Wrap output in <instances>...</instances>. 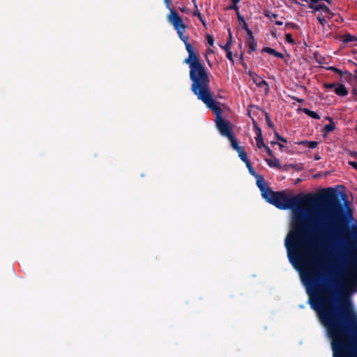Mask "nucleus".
<instances>
[{
	"mask_svg": "<svg viewBox=\"0 0 357 357\" xmlns=\"http://www.w3.org/2000/svg\"><path fill=\"white\" fill-rule=\"evenodd\" d=\"M345 193L333 188L316 197L286 190L270 191L265 200L279 209L293 210L292 229L285 239L289 261L301 274L311 307L318 312L331 340H357V313L342 297L335 273L340 266L339 248L349 231L352 211L344 207Z\"/></svg>",
	"mask_w": 357,
	"mask_h": 357,
	"instance_id": "1",
	"label": "nucleus"
},
{
	"mask_svg": "<svg viewBox=\"0 0 357 357\" xmlns=\"http://www.w3.org/2000/svg\"><path fill=\"white\" fill-rule=\"evenodd\" d=\"M167 20L174 26L179 38L184 43L185 50L188 53V56L184 59L183 63L188 64L190 68L189 76L192 81L191 86L209 79L208 73L204 64L202 62L199 52L188 43V36L183 34L187 26L184 24L182 17L174 9H170Z\"/></svg>",
	"mask_w": 357,
	"mask_h": 357,
	"instance_id": "2",
	"label": "nucleus"
},
{
	"mask_svg": "<svg viewBox=\"0 0 357 357\" xmlns=\"http://www.w3.org/2000/svg\"><path fill=\"white\" fill-rule=\"evenodd\" d=\"M191 91L198 100L202 101L208 109L213 111L215 116L216 127L220 133L226 137L233 135L230 123L222 117V109L218 105V102L213 98V93L210 89V79L191 86Z\"/></svg>",
	"mask_w": 357,
	"mask_h": 357,
	"instance_id": "3",
	"label": "nucleus"
},
{
	"mask_svg": "<svg viewBox=\"0 0 357 357\" xmlns=\"http://www.w3.org/2000/svg\"><path fill=\"white\" fill-rule=\"evenodd\" d=\"M351 291H357V223L352 225L351 242Z\"/></svg>",
	"mask_w": 357,
	"mask_h": 357,
	"instance_id": "4",
	"label": "nucleus"
},
{
	"mask_svg": "<svg viewBox=\"0 0 357 357\" xmlns=\"http://www.w3.org/2000/svg\"><path fill=\"white\" fill-rule=\"evenodd\" d=\"M255 177L257 180L256 184L261 192L262 197L265 199L266 197L269 195V192L272 191V190L268 185L262 175L258 174Z\"/></svg>",
	"mask_w": 357,
	"mask_h": 357,
	"instance_id": "5",
	"label": "nucleus"
},
{
	"mask_svg": "<svg viewBox=\"0 0 357 357\" xmlns=\"http://www.w3.org/2000/svg\"><path fill=\"white\" fill-rule=\"evenodd\" d=\"M309 8L313 9L314 13L321 10L324 14H326L328 20L332 19L334 16L330 8L325 4L312 2L310 3Z\"/></svg>",
	"mask_w": 357,
	"mask_h": 357,
	"instance_id": "6",
	"label": "nucleus"
},
{
	"mask_svg": "<svg viewBox=\"0 0 357 357\" xmlns=\"http://www.w3.org/2000/svg\"><path fill=\"white\" fill-rule=\"evenodd\" d=\"M246 43L249 47L248 54H252L257 50V43L255 40L253 34L251 36H248Z\"/></svg>",
	"mask_w": 357,
	"mask_h": 357,
	"instance_id": "7",
	"label": "nucleus"
},
{
	"mask_svg": "<svg viewBox=\"0 0 357 357\" xmlns=\"http://www.w3.org/2000/svg\"><path fill=\"white\" fill-rule=\"evenodd\" d=\"M253 82L256 84V85L264 89V91L267 93L269 91V86L266 80H264L261 77H257L256 78H253Z\"/></svg>",
	"mask_w": 357,
	"mask_h": 357,
	"instance_id": "8",
	"label": "nucleus"
},
{
	"mask_svg": "<svg viewBox=\"0 0 357 357\" xmlns=\"http://www.w3.org/2000/svg\"><path fill=\"white\" fill-rule=\"evenodd\" d=\"M261 52H266L269 54L273 55L274 56H275L277 58L284 59V54L282 53L276 51L275 50H274L271 47H264L262 49Z\"/></svg>",
	"mask_w": 357,
	"mask_h": 357,
	"instance_id": "9",
	"label": "nucleus"
},
{
	"mask_svg": "<svg viewBox=\"0 0 357 357\" xmlns=\"http://www.w3.org/2000/svg\"><path fill=\"white\" fill-rule=\"evenodd\" d=\"M335 92L337 95L340 96H345L348 94V91L345 88V86L342 84H337Z\"/></svg>",
	"mask_w": 357,
	"mask_h": 357,
	"instance_id": "10",
	"label": "nucleus"
},
{
	"mask_svg": "<svg viewBox=\"0 0 357 357\" xmlns=\"http://www.w3.org/2000/svg\"><path fill=\"white\" fill-rule=\"evenodd\" d=\"M230 142H231V147L235 150V151H238L240 150L242 147L241 146H239L238 143V141L237 139H236L235 136L233 135H231V136L228 137H227Z\"/></svg>",
	"mask_w": 357,
	"mask_h": 357,
	"instance_id": "11",
	"label": "nucleus"
},
{
	"mask_svg": "<svg viewBox=\"0 0 357 357\" xmlns=\"http://www.w3.org/2000/svg\"><path fill=\"white\" fill-rule=\"evenodd\" d=\"M298 144H303L310 149H314L318 146L319 143L316 141H302Z\"/></svg>",
	"mask_w": 357,
	"mask_h": 357,
	"instance_id": "12",
	"label": "nucleus"
},
{
	"mask_svg": "<svg viewBox=\"0 0 357 357\" xmlns=\"http://www.w3.org/2000/svg\"><path fill=\"white\" fill-rule=\"evenodd\" d=\"M303 111L305 114H307V116H310L311 118H312L314 119H320L319 115L314 111H312L307 108H304L303 109Z\"/></svg>",
	"mask_w": 357,
	"mask_h": 357,
	"instance_id": "13",
	"label": "nucleus"
},
{
	"mask_svg": "<svg viewBox=\"0 0 357 357\" xmlns=\"http://www.w3.org/2000/svg\"><path fill=\"white\" fill-rule=\"evenodd\" d=\"M329 120H330V123L326 125L323 129V130L326 133L333 131L335 128V125L334 122L332 121V119L331 118H329Z\"/></svg>",
	"mask_w": 357,
	"mask_h": 357,
	"instance_id": "14",
	"label": "nucleus"
},
{
	"mask_svg": "<svg viewBox=\"0 0 357 357\" xmlns=\"http://www.w3.org/2000/svg\"><path fill=\"white\" fill-rule=\"evenodd\" d=\"M237 153L238 154V157L241 158V160L246 162L249 161L250 160L248 158V155L245 151L243 149V148H241L240 150L237 151Z\"/></svg>",
	"mask_w": 357,
	"mask_h": 357,
	"instance_id": "15",
	"label": "nucleus"
},
{
	"mask_svg": "<svg viewBox=\"0 0 357 357\" xmlns=\"http://www.w3.org/2000/svg\"><path fill=\"white\" fill-rule=\"evenodd\" d=\"M253 128H254V131L257 135L256 137L260 138V137H263L261 129L259 127V126L257 125V123H256V121L255 120H253Z\"/></svg>",
	"mask_w": 357,
	"mask_h": 357,
	"instance_id": "16",
	"label": "nucleus"
},
{
	"mask_svg": "<svg viewBox=\"0 0 357 357\" xmlns=\"http://www.w3.org/2000/svg\"><path fill=\"white\" fill-rule=\"evenodd\" d=\"M266 161L270 167H273L276 168L280 167V160L278 158H275L273 162L270 159H266Z\"/></svg>",
	"mask_w": 357,
	"mask_h": 357,
	"instance_id": "17",
	"label": "nucleus"
},
{
	"mask_svg": "<svg viewBox=\"0 0 357 357\" xmlns=\"http://www.w3.org/2000/svg\"><path fill=\"white\" fill-rule=\"evenodd\" d=\"M245 163L246 165L247 168L248 169V171H249L250 174L252 176H255L258 175L256 173V172L255 171V169H254V168H253V167L252 165V163H251V162L250 160L246 162H245Z\"/></svg>",
	"mask_w": 357,
	"mask_h": 357,
	"instance_id": "18",
	"label": "nucleus"
},
{
	"mask_svg": "<svg viewBox=\"0 0 357 357\" xmlns=\"http://www.w3.org/2000/svg\"><path fill=\"white\" fill-rule=\"evenodd\" d=\"M264 114H265V120L266 121L267 126L270 128L273 129L274 128V124L271 121L269 114L266 112H265V111H264Z\"/></svg>",
	"mask_w": 357,
	"mask_h": 357,
	"instance_id": "19",
	"label": "nucleus"
},
{
	"mask_svg": "<svg viewBox=\"0 0 357 357\" xmlns=\"http://www.w3.org/2000/svg\"><path fill=\"white\" fill-rule=\"evenodd\" d=\"M291 169H293L297 172L301 171L303 169V164L298 163V164H290Z\"/></svg>",
	"mask_w": 357,
	"mask_h": 357,
	"instance_id": "20",
	"label": "nucleus"
},
{
	"mask_svg": "<svg viewBox=\"0 0 357 357\" xmlns=\"http://www.w3.org/2000/svg\"><path fill=\"white\" fill-rule=\"evenodd\" d=\"M255 139H256V142H257V147L259 149H261V147H264L265 148V146H266V145L264 142L263 137H261L260 138L255 137Z\"/></svg>",
	"mask_w": 357,
	"mask_h": 357,
	"instance_id": "21",
	"label": "nucleus"
},
{
	"mask_svg": "<svg viewBox=\"0 0 357 357\" xmlns=\"http://www.w3.org/2000/svg\"><path fill=\"white\" fill-rule=\"evenodd\" d=\"M242 28L246 31L248 36H251L252 34H253L252 30L249 29L246 22L242 24Z\"/></svg>",
	"mask_w": 357,
	"mask_h": 357,
	"instance_id": "22",
	"label": "nucleus"
},
{
	"mask_svg": "<svg viewBox=\"0 0 357 357\" xmlns=\"http://www.w3.org/2000/svg\"><path fill=\"white\" fill-rule=\"evenodd\" d=\"M353 40H357V38L354 36H351L350 34H347L344 36V41L345 43L351 42Z\"/></svg>",
	"mask_w": 357,
	"mask_h": 357,
	"instance_id": "23",
	"label": "nucleus"
},
{
	"mask_svg": "<svg viewBox=\"0 0 357 357\" xmlns=\"http://www.w3.org/2000/svg\"><path fill=\"white\" fill-rule=\"evenodd\" d=\"M264 15L268 18H277L278 17V14L273 13L269 10H266L264 13Z\"/></svg>",
	"mask_w": 357,
	"mask_h": 357,
	"instance_id": "24",
	"label": "nucleus"
},
{
	"mask_svg": "<svg viewBox=\"0 0 357 357\" xmlns=\"http://www.w3.org/2000/svg\"><path fill=\"white\" fill-rule=\"evenodd\" d=\"M285 40L286 42H287L288 43H290V44H294L295 43V41L291 36V33H286L285 34Z\"/></svg>",
	"mask_w": 357,
	"mask_h": 357,
	"instance_id": "25",
	"label": "nucleus"
},
{
	"mask_svg": "<svg viewBox=\"0 0 357 357\" xmlns=\"http://www.w3.org/2000/svg\"><path fill=\"white\" fill-rule=\"evenodd\" d=\"M337 84L335 83H324V86L327 89H335Z\"/></svg>",
	"mask_w": 357,
	"mask_h": 357,
	"instance_id": "26",
	"label": "nucleus"
},
{
	"mask_svg": "<svg viewBox=\"0 0 357 357\" xmlns=\"http://www.w3.org/2000/svg\"><path fill=\"white\" fill-rule=\"evenodd\" d=\"M193 15H194L195 16H197V17H198L199 18V20L202 21V24H203V25H204V26H205V25H206L205 21H204V19L202 18V15H201L200 12L199 11V10H197L193 13Z\"/></svg>",
	"mask_w": 357,
	"mask_h": 357,
	"instance_id": "27",
	"label": "nucleus"
},
{
	"mask_svg": "<svg viewBox=\"0 0 357 357\" xmlns=\"http://www.w3.org/2000/svg\"><path fill=\"white\" fill-rule=\"evenodd\" d=\"M329 70H331V71H333L336 73H337L338 75H342V71L340 70V69H338L336 67H334V66H331V67H329L328 68Z\"/></svg>",
	"mask_w": 357,
	"mask_h": 357,
	"instance_id": "28",
	"label": "nucleus"
},
{
	"mask_svg": "<svg viewBox=\"0 0 357 357\" xmlns=\"http://www.w3.org/2000/svg\"><path fill=\"white\" fill-rule=\"evenodd\" d=\"M226 10H234L237 13L238 12V6L236 4L232 3L231 5L227 6Z\"/></svg>",
	"mask_w": 357,
	"mask_h": 357,
	"instance_id": "29",
	"label": "nucleus"
},
{
	"mask_svg": "<svg viewBox=\"0 0 357 357\" xmlns=\"http://www.w3.org/2000/svg\"><path fill=\"white\" fill-rule=\"evenodd\" d=\"M328 19L326 17V14H324L323 12L319 13L317 16V20L318 21H321L322 20Z\"/></svg>",
	"mask_w": 357,
	"mask_h": 357,
	"instance_id": "30",
	"label": "nucleus"
},
{
	"mask_svg": "<svg viewBox=\"0 0 357 357\" xmlns=\"http://www.w3.org/2000/svg\"><path fill=\"white\" fill-rule=\"evenodd\" d=\"M206 40H207L208 43L211 46L213 45V44H214V38H213V37L211 35L208 34L206 36Z\"/></svg>",
	"mask_w": 357,
	"mask_h": 357,
	"instance_id": "31",
	"label": "nucleus"
},
{
	"mask_svg": "<svg viewBox=\"0 0 357 357\" xmlns=\"http://www.w3.org/2000/svg\"><path fill=\"white\" fill-rule=\"evenodd\" d=\"M275 136L278 140L285 143L287 142V140L282 136L280 135L278 132H275Z\"/></svg>",
	"mask_w": 357,
	"mask_h": 357,
	"instance_id": "32",
	"label": "nucleus"
},
{
	"mask_svg": "<svg viewBox=\"0 0 357 357\" xmlns=\"http://www.w3.org/2000/svg\"><path fill=\"white\" fill-rule=\"evenodd\" d=\"M223 50L226 52L231 51V44L230 41H227L226 44L224 46H220Z\"/></svg>",
	"mask_w": 357,
	"mask_h": 357,
	"instance_id": "33",
	"label": "nucleus"
},
{
	"mask_svg": "<svg viewBox=\"0 0 357 357\" xmlns=\"http://www.w3.org/2000/svg\"><path fill=\"white\" fill-rule=\"evenodd\" d=\"M226 56L229 61H231L234 63V60L233 59V54L231 51L226 52Z\"/></svg>",
	"mask_w": 357,
	"mask_h": 357,
	"instance_id": "34",
	"label": "nucleus"
},
{
	"mask_svg": "<svg viewBox=\"0 0 357 357\" xmlns=\"http://www.w3.org/2000/svg\"><path fill=\"white\" fill-rule=\"evenodd\" d=\"M344 152L347 155L353 156L356 158L357 156V152L356 151H351L349 150L345 149Z\"/></svg>",
	"mask_w": 357,
	"mask_h": 357,
	"instance_id": "35",
	"label": "nucleus"
},
{
	"mask_svg": "<svg viewBox=\"0 0 357 357\" xmlns=\"http://www.w3.org/2000/svg\"><path fill=\"white\" fill-rule=\"evenodd\" d=\"M237 19L240 23H243L245 22L244 17L239 13V12L236 13Z\"/></svg>",
	"mask_w": 357,
	"mask_h": 357,
	"instance_id": "36",
	"label": "nucleus"
},
{
	"mask_svg": "<svg viewBox=\"0 0 357 357\" xmlns=\"http://www.w3.org/2000/svg\"><path fill=\"white\" fill-rule=\"evenodd\" d=\"M265 149L269 156L274 157L273 151L268 146H265Z\"/></svg>",
	"mask_w": 357,
	"mask_h": 357,
	"instance_id": "37",
	"label": "nucleus"
},
{
	"mask_svg": "<svg viewBox=\"0 0 357 357\" xmlns=\"http://www.w3.org/2000/svg\"><path fill=\"white\" fill-rule=\"evenodd\" d=\"M164 2L167 8H168L169 10L170 9H172V8H170L172 0H164Z\"/></svg>",
	"mask_w": 357,
	"mask_h": 357,
	"instance_id": "38",
	"label": "nucleus"
},
{
	"mask_svg": "<svg viewBox=\"0 0 357 357\" xmlns=\"http://www.w3.org/2000/svg\"><path fill=\"white\" fill-rule=\"evenodd\" d=\"M281 169H282L283 171H288L289 170V169H291V167H290V164L289 165H285L282 167L280 166V167Z\"/></svg>",
	"mask_w": 357,
	"mask_h": 357,
	"instance_id": "39",
	"label": "nucleus"
},
{
	"mask_svg": "<svg viewBox=\"0 0 357 357\" xmlns=\"http://www.w3.org/2000/svg\"><path fill=\"white\" fill-rule=\"evenodd\" d=\"M286 26H291V27H292L294 29H296L298 27V26L296 24L293 23V22H288V23H287L286 24Z\"/></svg>",
	"mask_w": 357,
	"mask_h": 357,
	"instance_id": "40",
	"label": "nucleus"
},
{
	"mask_svg": "<svg viewBox=\"0 0 357 357\" xmlns=\"http://www.w3.org/2000/svg\"><path fill=\"white\" fill-rule=\"evenodd\" d=\"M349 164L351 165L355 169H357V161H349Z\"/></svg>",
	"mask_w": 357,
	"mask_h": 357,
	"instance_id": "41",
	"label": "nucleus"
},
{
	"mask_svg": "<svg viewBox=\"0 0 357 357\" xmlns=\"http://www.w3.org/2000/svg\"><path fill=\"white\" fill-rule=\"evenodd\" d=\"M319 22L320 23V24L322 26L323 29H324L325 27V25L327 23V20L326 19L325 20H322L321 21H319Z\"/></svg>",
	"mask_w": 357,
	"mask_h": 357,
	"instance_id": "42",
	"label": "nucleus"
},
{
	"mask_svg": "<svg viewBox=\"0 0 357 357\" xmlns=\"http://www.w3.org/2000/svg\"><path fill=\"white\" fill-rule=\"evenodd\" d=\"M240 59H241V64H242L243 66H245V63H244V62H243V53H241V54Z\"/></svg>",
	"mask_w": 357,
	"mask_h": 357,
	"instance_id": "43",
	"label": "nucleus"
},
{
	"mask_svg": "<svg viewBox=\"0 0 357 357\" xmlns=\"http://www.w3.org/2000/svg\"><path fill=\"white\" fill-rule=\"evenodd\" d=\"M227 41H230V44L231 45L232 36H231V33L230 31H229V38H228Z\"/></svg>",
	"mask_w": 357,
	"mask_h": 357,
	"instance_id": "44",
	"label": "nucleus"
},
{
	"mask_svg": "<svg viewBox=\"0 0 357 357\" xmlns=\"http://www.w3.org/2000/svg\"><path fill=\"white\" fill-rule=\"evenodd\" d=\"M232 3L238 5V3L241 1V0H231Z\"/></svg>",
	"mask_w": 357,
	"mask_h": 357,
	"instance_id": "45",
	"label": "nucleus"
},
{
	"mask_svg": "<svg viewBox=\"0 0 357 357\" xmlns=\"http://www.w3.org/2000/svg\"><path fill=\"white\" fill-rule=\"evenodd\" d=\"M282 24H283V22H281V21H276L275 22V24L279 25V26L282 25Z\"/></svg>",
	"mask_w": 357,
	"mask_h": 357,
	"instance_id": "46",
	"label": "nucleus"
},
{
	"mask_svg": "<svg viewBox=\"0 0 357 357\" xmlns=\"http://www.w3.org/2000/svg\"><path fill=\"white\" fill-rule=\"evenodd\" d=\"M291 1L293 3H295V4H297V5H299V2L297 1V0H291Z\"/></svg>",
	"mask_w": 357,
	"mask_h": 357,
	"instance_id": "47",
	"label": "nucleus"
},
{
	"mask_svg": "<svg viewBox=\"0 0 357 357\" xmlns=\"http://www.w3.org/2000/svg\"><path fill=\"white\" fill-rule=\"evenodd\" d=\"M298 102H303V99H300V98H296L295 99Z\"/></svg>",
	"mask_w": 357,
	"mask_h": 357,
	"instance_id": "48",
	"label": "nucleus"
},
{
	"mask_svg": "<svg viewBox=\"0 0 357 357\" xmlns=\"http://www.w3.org/2000/svg\"><path fill=\"white\" fill-rule=\"evenodd\" d=\"M278 145H279L280 149H282L284 147V146L281 143H278Z\"/></svg>",
	"mask_w": 357,
	"mask_h": 357,
	"instance_id": "49",
	"label": "nucleus"
},
{
	"mask_svg": "<svg viewBox=\"0 0 357 357\" xmlns=\"http://www.w3.org/2000/svg\"><path fill=\"white\" fill-rule=\"evenodd\" d=\"M353 93L354 94H357V89L356 88L353 89Z\"/></svg>",
	"mask_w": 357,
	"mask_h": 357,
	"instance_id": "50",
	"label": "nucleus"
},
{
	"mask_svg": "<svg viewBox=\"0 0 357 357\" xmlns=\"http://www.w3.org/2000/svg\"><path fill=\"white\" fill-rule=\"evenodd\" d=\"M354 73L357 74V69L354 70Z\"/></svg>",
	"mask_w": 357,
	"mask_h": 357,
	"instance_id": "51",
	"label": "nucleus"
},
{
	"mask_svg": "<svg viewBox=\"0 0 357 357\" xmlns=\"http://www.w3.org/2000/svg\"><path fill=\"white\" fill-rule=\"evenodd\" d=\"M319 158H319V157H318V156H316V158H315V159H316V160H319Z\"/></svg>",
	"mask_w": 357,
	"mask_h": 357,
	"instance_id": "52",
	"label": "nucleus"
},
{
	"mask_svg": "<svg viewBox=\"0 0 357 357\" xmlns=\"http://www.w3.org/2000/svg\"><path fill=\"white\" fill-rule=\"evenodd\" d=\"M181 10L182 12H183V11H184V9H183V8H181Z\"/></svg>",
	"mask_w": 357,
	"mask_h": 357,
	"instance_id": "53",
	"label": "nucleus"
},
{
	"mask_svg": "<svg viewBox=\"0 0 357 357\" xmlns=\"http://www.w3.org/2000/svg\"><path fill=\"white\" fill-rule=\"evenodd\" d=\"M192 1L195 3L196 0H192Z\"/></svg>",
	"mask_w": 357,
	"mask_h": 357,
	"instance_id": "54",
	"label": "nucleus"
}]
</instances>
